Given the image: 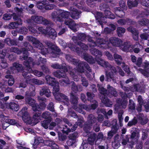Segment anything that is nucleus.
I'll use <instances>...</instances> for the list:
<instances>
[{
    "instance_id": "obj_32",
    "label": "nucleus",
    "mask_w": 149,
    "mask_h": 149,
    "mask_svg": "<svg viewBox=\"0 0 149 149\" xmlns=\"http://www.w3.org/2000/svg\"><path fill=\"white\" fill-rule=\"evenodd\" d=\"M97 120V118L93 114H90L88 116L87 121L88 124L90 125L95 123Z\"/></svg>"
},
{
    "instance_id": "obj_1",
    "label": "nucleus",
    "mask_w": 149,
    "mask_h": 149,
    "mask_svg": "<svg viewBox=\"0 0 149 149\" xmlns=\"http://www.w3.org/2000/svg\"><path fill=\"white\" fill-rule=\"evenodd\" d=\"M70 14V12L68 11L58 9L52 13L51 18L54 21L56 22H62L63 21V18H67Z\"/></svg>"
},
{
    "instance_id": "obj_51",
    "label": "nucleus",
    "mask_w": 149,
    "mask_h": 149,
    "mask_svg": "<svg viewBox=\"0 0 149 149\" xmlns=\"http://www.w3.org/2000/svg\"><path fill=\"white\" fill-rule=\"evenodd\" d=\"M116 31L118 36L121 37L125 32V29L123 28L118 27Z\"/></svg>"
},
{
    "instance_id": "obj_56",
    "label": "nucleus",
    "mask_w": 149,
    "mask_h": 149,
    "mask_svg": "<svg viewBox=\"0 0 149 149\" xmlns=\"http://www.w3.org/2000/svg\"><path fill=\"white\" fill-rule=\"evenodd\" d=\"M70 101L72 102H77L79 99L78 97L74 95L73 93L72 92L70 93Z\"/></svg>"
},
{
    "instance_id": "obj_24",
    "label": "nucleus",
    "mask_w": 149,
    "mask_h": 149,
    "mask_svg": "<svg viewBox=\"0 0 149 149\" xmlns=\"http://www.w3.org/2000/svg\"><path fill=\"white\" fill-rule=\"evenodd\" d=\"M96 103H94L91 105L86 104L81 105V107L88 111H90L92 110H94L98 106V104H97Z\"/></svg>"
},
{
    "instance_id": "obj_52",
    "label": "nucleus",
    "mask_w": 149,
    "mask_h": 149,
    "mask_svg": "<svg viewBox=\"0 0 149 149\" xmlns=\"http://www.w3.org/2000/svg\"><path fill=\"white\" fill-rule=\"evenodd\" d=\"M63 78L64 79L60 80L59 81V82L61 83V85H64V83L68 85L70 84V81L69 79L66 75L65 77H64Z\"/></svg>"
},
{
    "instance_id": "obj_50",
    "label": "nucleus",
    "mask_w": 149,
    "mask_h": 149,
    "mask_svg": "<svg viewBox=\"0 0 149 149\" xmlns=\"http://www.w3.org/2000/svg\"><path fill=\"white\" fill-rule=\"evenodd\" d=\"M42 117L46 120H52L51 117V114L47 111L43 113L42 115Z\"/></svg>"
},
{
    "instance_id": "obj_4",
    "label": "nucleus",
    "mask_w": 149,
    "mask_h": 149,
    "mask_svg": "<svg viewBox=\"0 0 149 149\" xmlns=\"http://www.w3.org/2000/svg\"><path fill=\"white\" fill-rule=\"evenodd\" d=\"M61 65L62 67L61 69L63 70V72L66 73L68 70L69 74L71 77L73 78V79L76 81H79V79L76 75V74H77V69H74L73 70L72 69V67L69 65H66V64H62Z\"/></svg>"
},
{
    "instance_id": "obj_39",
    "label": "nucleus",
    "mask_w": 149,
    "mask_h": 149,
    "mask_svg": "<svg viewBox=\"0 0 149 149\" xmlns=\"http://www.w3.org/2000/svg\"><path fill=\"white\" fill-rule=\"evenodd\" d=\"M113 57L115 61L118 65H120L123 62H122L123 58L120 55L115 53L113 55Z\"/></svg>"
},
{
    "instance_id": "obj_30",
    "label": "nucleus",
    "mask_w": 149,
    "mask_h": 149,
    "mask_svg": "<svg viewBox=\"0 0 149 149\" xmlns=\"http://www.w3.org/2000/svg\"><path fill=\"white\" fill-rule=\"evenodd\" d=\"M86 35L83 33H79L77 36H73L72 39L73 41L80 40L81 41H83L86 40Z\"/></svg>"
},
{
    "instance_id": "obj_55",
    "label": "nucleus",
    "mask_w": 149,
    "mask_h": 149,
    "mask_svg": "<svg viewBox=\"0 0 149 149\" xmlns=\"http://www.w3.org/2000/svg\"><path fill=\"white\" fill-rule=\"evenodd\" d=\"M142 90L139 84L134 85L131 88V91L132 92L141 91Z\"/></svg>"
},
{
    "instance_id": "obj_44",
    "label": "nucleus",
    "mask_w": 149,
    "mask_h": 149,
    "mask_svg": "<svg viewBox=\"0 0 149 149\" xmlns=\"http://www.w3.org/2000/svg\"><path fill=\"white\" fill-rule=\"evenodd\" d=\"M24 46L26 47V48H24L26 50L28 53H28L27 51H30L32 53H34L35 52L34 49H33L32 46L30 45L27 42H25L24 43Z\"/></svg>"
},
{
    "instance_id": "obj_26",
    "label": "nucleus",
    "mask_w": 149,
    "mask_h": 149,
    "mask_svg": "<svg viewBox=\"0 0 149 149\" xmlns=\"http://www.w3.org/2000/svg\"><path fill=\"white\" fill-rule=\"evenodd\" d=\"M51 92L48 88L46 86L42 87L40 91V94L41 95H45L46 97H48L50 96Z\"/></svg>"
},
{
    "instance_id": "obj_38",
    "label": "nucleus",
    "mask_w": 149,
    "mask_h": 149,
    "mask_svg": "<svg viewBox=\"0 0 149 149\" xmlns=\"http://www.w3.org/2000/svg\"><path fill=\"white\" fill-rule=\"evenodd\" d=\"M65 58L69 62H71L75 65H78V63H79L80 61H79L76 59L73 58L70 55H66L65 56Z\"/></svg>"
},
{
    "instance_id": "obj_43",
    "label": "nucleus",
    "mask_w": 149,
    "mask_h": 149,
    "mask_svg": "<svg viewBox=\"0 0 149 149\" xmlns=\"http://www.w3.org/2000/svg\"><path fill=\"white\" fill-rule=\"evenodd\" d=\"M46 1H39L36 2L37 7L40 9H43L45 8V5L46 4Z\"/></svg>"
},
{
    "instance_id": "obj_57",
    "label": "nucleus",
    "mask_w": 149,
    "mask_h": 149,
    "mask_svg": "<svg viewBox=\"0 0 149 149\" xmlns=\"http://www.w3.org/2000/svg\"><path fill=\"white\" fill-rule=\"evenodd\" d=\"M5 121H6V123L11 125H17L18 124L17 123V120L14 119H9L8 117L7 119Z\"/></svg>"
},
{
    "instance_id": "obj_28",
    "label": "nucleus",
    "mask_w": 149,
    "mask_h": 149,
    "mask_svg": "<svg viewBox=\"0 0 149 149\" xmlns=\"http://www.w3.org/2000/svg\"><path fill=\"white\" fill-rule=\"evenodd\" d=\"M114 11L115 14L120 17H123L125 16V12L120 8H114Z\"/></svg>"
},
{
    "instance_id": "obj_34",
    "label": "nucleus",
    "mask_w": 149,
    "mask_h": 149,
    "mask_svg": "<svg viewBox=\"0 0 149 149\" xmlns=\"http://www.w3.org/2000/svg\"><path fill=\"white\" fill-rule=\"evenodd\" d=\"M13 67L10 68V69L12 70H14L15 68L17 70L18 72H19L22 71L23 69V67L22 65L17 63H15L13 64Z\"/></svg>"
},
{
    "instance_id": "obj_19",
    "label": "nucleus",
    "mask_w": 149,
    "mask_h": 149,
    "mask_svg": "<svg viewBox=\"0 0 149 149\" xmlns=\"http://www.w3.org/2000/svg\"><path fill=\"white\" fill-rule=\"evenodd\" d=\"M41 19H42V16L34 15L32 16L31 18L27 19L26 22L27 23L29 24L36 23L40 24L41 22Z\"/></svg>"
},
{
    "instance_id": "obj_49",
    "label": "nucleus",
    "mask_w": 149,
    "mask_h": 149,
    "mask_svg": "<svg viewBox=\"0 0 149 149\" xmlns=\"http://www.w3.org/2000/svg\"><path fill=\"white\" fill-rule=\"evenodd\" d=\"M8 66V64L6 60L5 59L1 60L0 63V70L7 68Z\"/></svg>"
},
{
    "instance_id": "obj_25",
    "label": "nucleus",
    "mask_w": 149,
    "mask_h": 149,
    "mask_svg": "<svg viewBox=\"0 0 149 149\" xmlns=\"http://www.w3.org/2000/svg\"><path fill=\"white\" fill-rule=\"evenodd\" d=\"M82 56L85 60L90 64H93L95 62V60L90 55L87 53H83Z\"/></svg>"
},
{
    "instance_id": "obj_2",
    "label": "nucleus",
    "mask_w": 149,
    "mask_h": 149,
    "mask_svg": "<svg viewBox=\"0 0 149 149\" xmlns=\"http://www.w3.org/2000/svg\"><path fill=\"white\" fill-rule=\"evenodd\" d=\"M33 59L31 57H29L28 60L25 61L23 63V65L27 68V69L29 73H32L38 77H40L44 75L43 73L41 72L35 70H33L30 67V65L32 63L33 65H39L40 64V61L36 62H33Z\"/></svg>"
},
{
    "instance_id": "obj_27",
    "label": "nucleus",
    "mask_w": 149,
    "mask_h": 149,
    "mask_svg": "<svg viewBox=\"0 0 149 149\" xmlns=\"http://www.w3.org/2000/svg\"><path fill=\"white\" fill-rule=\"evenodd\" d=\"M105 74L106 81L110 82L112 80L113 82H116V81L114 79V74L112 72H108L107 70H106L105 71Z\"/></svg>"
},
{
    "instance_id": "obj_29",
    "label": "nucleus",
    "mask_w": 149,
    "mask_h": 149,
    "mask_svg": "<svg viewBox=\"0 0 149 149\" xmlns=\"http://www.w3.org/2000/svg\"><path fill=\"white\" fill-rule=\"evenodd\" d=\"M107 95L111 94L112 95H113L114 96H116L117 95V92L113 87L110 86V85H108L107 87Z\"/></svg>"
},
{
    "instance_id": "obj_64",
    "label": "nucleus",
    "mask_w": 149,
    "mask_h": 149,
    "mask_svg": "<svg viewBox=\"0 0 149 149\" xmlns=\"http://www.w3.org/2000/svg\"><path fill=\"white\" fill-rule=\"evenodd\" d=\"M141 4L143 6L148 7L147 10L149 12V0H142Z\"/></svg>"
},
{
    "instance_id": "obj_13",
    "label": "nucleus",
    "mask_w": 149,
    "mask_h": 149,
    "mask_svg": "<svg viewBox=\"0 0 149 149\" xmlns=\"http://www.w3.org/2000/svg\"><path fill=\"white\" fill-rule=\"evenodd\" d=\"M109 41L113 46L114 47H120L122 45L123 41L122 40L115 37L110 38Z\"/></svg>"
},
{
    "instance_id": "obj_12",
    "label": "nucleus",
    "mask_w": 149,
    "mask_h": 149,
    "mask_svg": "<svg viewBox=\"0 0 149 149\" xmlns=\"http://www.w3.org/2000/svg\"><path fill=\"white\" fill-rule=\"evenodd\" d=\"M130 144H127V146L129 148H132L135 142H137L139 137V133L136 131H133L131 133L130 136Z\"/></svg>"
},
{
    "instance_id": "obj_22",
    "label": "nucleus",
    "mask_w": 149,
    "mask_h": 149,
    "mask_svg": "<svg viewBox=\"0 0 149 149\" xmlns=\"http://www.w3.org/2000/svg\"><path fill=\"white\" fill-rule=\"evenodd\" d=\"M96 18L97 20V22L101 25L102 27H103L102 26L103 22L106 23L107 22L105 20L104 17L103 16L102 13L99 12H97L96 14Z\"/></svg>"
},
{
    "instance_id": "obj_47",
    "label": "nucleus",
    "mask_w": 149,
    "mask_h": 149,
    "mask_svg": "<svg viewBox=\"0 0 149 149\" xmlns=\"http://www.w3.org/2000/svg\"><path fill=\"white\" fill-rule=\"evenodd\" d=\"M123 50L125 52L127 51L130 47H133V46L131 45L130 42L129 41H127L123 43Z\"/></svg>"
},
{
    "instance_id": "obj_45",
    "label": "nucleus",
    "mask_w": 149,
    "mask_h": 149,
    "mask_svg": "<svg viewBox=\"0 0 149 149\" xmlns=\"http://www.w3.org/2000/svg\"><path fill=\"white\" fill-rule=\"evenodd\" d=\"M10 108L13 111H17L19 109V105L17 103H8Z\"/></svg>"
},
{
    "instance_id": "obj_31",
    "label": "nucleus",
    "mask_w": 149,
    "mask_h": 149,
    "mask_svg": "<svg viewBox=\"0 0 149 149\" xmlns=\"http://www.w3.org/2000/svg\"><path fill=\"white\" fill-rule=\"evenodd\" d=\"M53 74L55 77L60 79L65 77L66 75V73L62 71L61 70H58L56 71L53 73Z\"/></svg>"
},
{
    "instance_id": "obj_7",
    "label": "nucleus",
    "mask_w": 149,
    "mask_h": 149,
    "mask_svg": "<svg viewBox=\"0 0 149 149\" xmlns=\"http://www.w3.org/2000/svg\"><path fill=\"white\" fill-rule=\"evenodd\" d=\"M10 51L11 52H13L18 54H20L23 52V56H20V58L22 60H28L29 58V57H28V53L24 48H22L19 50L17 47H13L10 48Z\"/></svg>"
},
{
    "instance_id": "obj_60",
    "label": "nucleus",
    "mask_w": 149,
    "mask_h": 149,
    "mask_svg": "<svg viewBox=\"0 0 149 149\" xmlns=\"http://www.w3.org/2000/svg\"><path fill=\"white\" fill-rule=\"evenodd\" d=\"M29 104H31L32 107V109L33 111H38L37 113H39V111L40 112H41L40 110H39L38 108V105L37 104V103H28Z\"/></svg>"
},
{
    "instance_id": "obj_9",
    "label": "nucleus",
    "mask_w": 149,
    "mask_h": 149,
    "mask_svg": "<svg viewBox=\"0 0 149 149\" xmlns=\"http://www.w3.org/2000/svg\"><path fill=\"white\" fill-rule=\"evenodd\" d=\"M105 41L102 38H98L96 42H93L90 45V47H95L97 46L100 48L107 49L108 48V45L105 43Z\"/></svg>"
},
{
    "instance_id": "obj_5",
    "label": "nucleus",
    "mask_w": 149,
    "mask_h": 149,
    "mask_svg": "<svg viewBox=\"0 0 149 149\" xmlns=\"http://www.w3.org/2000/svg\"><path fill=\"white\" fill-rule=\"evenodd\" d=\"M100 93L99 95L102 100V102H109V100L107 97V90L102 87L101 85L97 84V85Z\"/></svg>"
},
{
    "instance_id": "obj_8",
    "label": "nucleus",
    "mask_w": 149,
    "mask_h": 149,
    "mask_svg": "<svg viewBox=\"0 0 149 149\" xmlns=\"http://www.w3.org/2000/svg\"><path fill=\"white\" fill-rule=\"evenodd\" d=\"M35 88L33 86L31 85L29 89L30 93L28 91L25 93V100L26 102H35L36 101L31 97H29V96H34L35 95Z\"/></svg>"
},
{
    "instance_id": "obj_15",
    "label": "nucleus",
    "mask_w": 149,
    "mask_h": 149,
    "mask_svg": "<svg viewBox=\"0 0 149 149\" xmlns=\"http://www.w3.org/2000/svg\"><path fill=\"white\" fill-rule=\"evenodd\" d=\"M46 35L47 37L53 39H55L57 36L56 32L55 30L50 27H46Z\"/></svg>"
},
{
    "instance_id": "obj_46",
    "label": "nucleus",
    "mask_w": 149,
    "mask_h": 149,
    "mask_svg": "<svg viewBox=\"0 0 149 149\" xmlns=\"http://www.w3.org/2000/svg\"><path fill=\"white\" fill-rule=\"evenodd\" d=\"M91 47L92 49H90V51L92 54L96 56H98L100 57L102 56V54L101 52L95 48L92 49L93 47Z\"/></svg>"
},
{
    "instance_id": "obj_63",
    "label": "nucleus",
    "mask_w": 149,
    "mask_h": 149,
    "mask_svg": "<svg viewBox=\"0 0 149 149\" xmlns=\"http://www.w3.org/2000/svg\"><path fill=\"white\" fill-rule=\"evenodd\" d=\"M100 9L101 10L104 11L105 9H110L109 6L106 3L101 4L100 6Z\"/></svg>"
},
{
    "instance_id": "obj_53",
    "label": "nucleus",
    "mask_w": 149,
    "mask_h": 149,
    "mask_svg": "<svg viewBox=\"0 0 149 149\" xmlns=\"http://www.w3.org/2000/svg\"><path fill=\"white\" fill-rule=\"evenodd\" d=\"M77 125L74 124L72 127L71 129L68 128L67 130L66 131L65 130H62L63 132V133L66 134H68L69 132H71V131L73 132V131H75L76 130L77 128Z\"/></svg>"
},
{
    "instance_id": "obj_17",
    "label": "nucleus",
    "mask_w": 149,
    "mask_h": 149,
    "mask_svg": "<svg viewBox=\"0 0 149 149\" xmlns=\"http://www.w3.org/2000/svg\"><path fill=\"white\" fill-rule=\"evenodd\" d=\"M69 10L71 12L70 16L72 18L77 19L80 17L81 13V11H78L72 7H70Z\"/></svg>"
},
{
    "instance_id": "obj_11",
    "label": "nucleus",
    "mask_w": 149,
    "mask_h": 149,
    "mask_svg": "<svg viewBox=\"0 0 149 149\" xmlns=\"http://www.w3.org/2000/svg\"><path fill=\"white\" fill-rule=\"evenodd\" d=\"M84 67L89 72H91L92 71L91 68L87 63L80 61L78 65V68L77 71V74H78L79 73H82L84 72Z\"/></svg>"
},
{
    "instance_id": "obj_6",
    "label": "nucleus",
    "mask_w": 149,
    "mask_h": 149,
    "mask_svg": "<svg viewBox=\"0 0 149 149\" xmlns=\"http://www.w3.org/2000/svg\"><path fill=\"white\" fill-rule=\"evenodd\" d=\"M47 82L49 85L52 86H55L53 88V93L56 94V91H59V83L56 81L54 78L50 76L47 75L45 77Z\"/></svg>"
},
{
    "instance_id": "obj_23",
    "label": "nucleus",
    "mask_w": 149,
    "mask_h": 149,
    "mask_svg": "<svg viewBox=\"0 0 149 149\" xmlns=\"http://www.w3.org/2000/svg\"><path fill=\"white\" fill-rule=\"evenodd\" d=\"M127 29L132 33L133 39L136 41H137L138 39V31L132 26L128 28Z\"/></svg>"
},
{
    "instance_id": "obj_10",
    "label": "nucleus",
    "mask_w": 149,
    "mask_h": 149,
    "mask_svg": "<svg viewBox=\"0 0 149 149\" xmlns=\"http://www.w3.org/2000/svg\"><path fill=\"white\" fill-rule=\"evenodd\" d=\"M39 112H36L33 115L32 118H30L26 123L32 125H34L37 123L39 122V119L41 116V112L39 111Z\"/></svg>"
},
{
    "instance_id": "obj_54",
    "label": "nucleus",
    "mask_w": 149,
    "mask_h": 149,
    "mask_svg": "<svg viewBox=\"0 0 149 149\" xmlns=\"http://www.w3.org/2000/svg\"><path fill=\"white\" fill-rule=\"evenodd\" d=\"M26 68H27V67ZM27 71H29L27 69ZM29 73V72L28 73L26 71H23L22 73V75L24 78L26 79V82H28V80L30 81V79L31 76V74Z\"/></svg>"
},
{
    "instance_id": "obj_40",
    "label": "nucleus",
    "mask_w": 149,
    "mask_h": 149,
    "mask_svg": "<svg viewBox=\"0 0 149 149\" xmlns=\"http://www.w3.org/2000/svg\"><path fill=\"white\" fill-rule=\"evenodd\" d=\"M96 61L97 63L101 66L107 68L109 63L102 58L96 59Z\"/></svg>"
},
{
    "instance_id": "obj_18",
    "label": "nucleus",
    "mask_w": 149,
    "mask_h": 149,
    "mask_svg": "<svg viewBox=\"0 0 149 149\" xmlns=\"http://www.w3.org/2000/svg\"><path fill=\"white\" fill-rule=\"evenodd\" d=\"M27 109V108L26 107L23 108L19 113L22 115V118L23 121L26 123L31 117L29 114L26 111Z\"/></svg>"
},
{
    "instance_id": "obj_41",
    "label": "nucleus",
    "mask_w": 149,
    "mask_h": 149,
    "mask_svg": "<svg viewBox=\"0 0 149 149\" xmlns=\"http://www.w3.org/2000/svg\"><path fill=\"white\" fill-rule=\"evenodd\" d=\"M127 5L130 8L137 6L138 2L137 0H129L127 2Z\"/></svg>"
},
{
    "instance_id": "obj_35",
    "label": "nucleus",
    "mask_w": 149,
    "mask_h": 149,
    "mask_svg": "<svg viewBox=\"0 0 149 149\" xmlns=\"http://www.w3.org/2000/svg\"><path fill=\"white\" fill-rule=\"evenodd\" d=\"M113 147L115 149H117L120 146V141L118 139V135H116L114 137V141L112 143Z\"/></svg>"
},
{
    "instance_id": "obj_33",
    "label": "nucleus",
    "mask_w": 149,
    "mask_h": 149,
    "mask_svg": "<svg viewBox=\"0 0 149 149\" xmlns=\"http://www.w3.org/2000/svg\"><path fill=\"white\" fill-rule=\"evenodd\" d=\"M111 123L112 126L111 130L116 134L119 129L117 123V120L116 119L113 120H112Z\"/></svg>"
},
{
    "instance_id": "obj_21",
    "label": "nucleus",
    "mask_w": 149,
    "mask_h": 149,
    "mask_svg": "<svg viewBox=\"0 0 149 149\" xmlns=\"http://www.w3.org/2000/svg\"><path fill=\"white\" fill-rule=\"evenodd\" d=\"M64 23L65 25L68 26L74 32L76 31L75 26H76V24L74 21L70 18H69L65 20Z\"/></svg>"
},
{
    "instance_id": "obj_14",
    "label": "nucleus",
    "mask_w": 149,
    "mask_h": 149,
    "mask_svg": "<svg viewBox=\"0 0 149 149\" xmlns=\"http://www.w3.org/2000/svg\"><path fill=\"white\" fill-rule=\"evenodd\" d=\"M27 40L32 42L34 47L39 49L43 46V44L38 40L31 36L27 37Z\"/></svg>"
},
{
    "instance_id": "obj_36",
    "label": "nucleus",
    "mask_w": 149,
    "mask_h": 149,
    "mask_svg": "<svg viewBox=\"0 0 149 149\" xmlns=\"http://www.w3.org/2000/svg\"><path fill=\"white\" fill-rule=\"evenodd\" d=\"M44 140L42 137H38L34 139V143L33 144V148L36 149L37 148L38 145L41 143H42Z\"/></svg>"
},
{
    "instance_id": "obj_16",
    "label": "nucleus",
    "mask_w": 149,
    "mask_h": 149,
    "mask_svg": "<svg viewBox=\"0 0 149 149\" xmlns=\"http://www.w3.org/2000/svg\"><path fill=\"white\" fill-rule=\"evenodd\" d=\"M134 67L137 70L141 72L144 76L146 77L149 76V63L148 62L145 63L144 71L143 69L140 68H136V66L134 65Z\"/></svg>"
},
{
    "instance_id": "obj_62",
    "label": "nucleus",
    "mask_w": 149,
    "mask_h": 149,
    "mask_svg": "<svg viewBox=\"0 0 149 149\" xmlns=\"http://www.w3.org/2000/svg\"><path fill=\"white\" fill-rule=\"evenodd\" d=\"M122 64L121 66L123 69L128 74H129L130 72V68L129 67L125 65L124 62L122 63V64Z\"/></svg>"
},
{
    "instance_id": "obj_20",
    "label": "nucleus",
    "mask_w": 149,
    "mask_h": 149,
    "mask_svg": "<svg viewBox=\"0 0 149 149\" xmlns=\"http://www.w3.org/2000/svg\"><path fill=\"white\" fill-rule=\"evenodd\" d=\"M59 91L56 92V94H53L56 100L60 101L61 99L64 100L65 101L68 102L69 99L68 97L65 94L59 93Z\"/></svg>"
},
{
    "instance_id": "obj_48",
    "label": "nucleus",
    "mask_w": 149,
    "mask_h": 149,
    "mask_svg": "<svg viewBox=\"0 0 149 149\" xmlns=\"http://www.w3.org/2000/svg\"><path fill=\"white\" fill-rule=\"evenodd\" d=\"M52 120H45L41 122V125L45 129H47Z\"/></svg>"
},
{
    "instance_id": "obj_3",
    "label": "nucleus",
    "mask_w": 149,
    "mask_h": 149,
    "mask_svg": "<svg viewBox=\"0 0 149 149\" xmlns=\"http://www.w3.org/2000/svg\"><path fill=\"white\" fill-rule=\"evenodd\" d=\"M45 44L48 47L52 57H56L61 53V50L57 46L51 42L47 40L45 42Z\"/></svg>"
},
{
    "instance_id": "obj_42",
    "label": "nucleus",
    "mask_w": 149,
    "mask_h": 149,
    "mask_svg": "<svg viewBox=\"0 0 149 149\" xmlns=\"http://www.w3.org/2000/svg\"><path fill=\"white\" fill-rule=\"evenodd\" d=\"M138 23L141 26H148L149 25V20L146 18H143L139 20Z\"/></svg>"
},
{
    "instance_id": "obj_58",
    "label": "nucleus",
    "mask_w": 149,
    "mask_h": 149,
    "mask_svg": "<svg viewBox=\"0 0 149 149\" xmlns=\"http://www.w3.org/2000/svg\"><path fill=\"white\" fill-rule=\"evenodd\" d=\"M130 137V135H126L125 138H123L122 140V144L123 146H125L128 143L129 144H130V141H129V138Z\"/></svg>"
},
{
    "instance_id": "obj_59",
    "label": "nucleus",
    "mask_w": 149,
    "mask_h": 149,
    "mask_svg": "<svg viewBox=\"0 0 149 149\" xmlns=\"http://www.w3.org/2000/svg\"><path fill=\"white\" fill-rule=\"evenodd\" d=\"M5 78L9 79L8 81V83L9 85L11 86L13 85L14 82V78L12 77L11 75H6Z\"/></svg>"
},
{
    "instance_id": "obj_37",
    "label": "nucleus",
    "mask_w": 149,
    "mask_h": 149,
    "mask_svg": "<svg viewBox=\"0 0 149 149\" xmlns=\"http://www.w3.org/2000/svg\"><path fill=\"white\" fill-rule=\"evenodd\" d=\"M110 9H105L104 11V14H105V19L107 18H110L111 19H113L115 18V16L112 13L110 10Z\"/></svg>"
},
{
    "instance_id": "obj_61",
    "label": "nucleus",
    "mask_w": 149,
    "mask_h": 149,
    "mask_svg": "<svg viewBox=\"0 0 149 149\" xmlns=\"http://www.w3.org/2000/svg\"><path fill=\"white\" fill-rule=\"evenodd\" d=\"M108 69L112 71V72L116 73L118 70V69L114 66L111 65L109 63L108 65L107 68Z\"/></svg>"
}]
</instances>
